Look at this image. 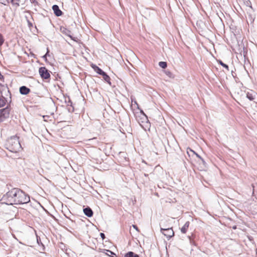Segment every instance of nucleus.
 Instances as JSON below:
<instances>
[{
    "mask_svg": "<svg viewBox=\"0 0 257 257\" xmlns=\"http://www.w3.org/2000/svg\"><path fill=\"white\" fill-rule=\"evenodd\" d=\"M253 196L257 199V184L252 185Z\"/></svg>",
    "mask_w": 257,
    "mask_h": 257,
    "instance_id": "obj_16",
    "label": "nucleus"
},
{
    "mask_svg": "<svg viewBox=\"0 0 257 257\" xmlns=\"http://www.w3.org/2000/svg\"><path fill=\"white\" fill-rule=\"evenodd\" d=\"M131 99H132V102H134V103H135V104H136L137 105H138V103H137V101H136V100H134V101L132 98H131Z\"/></svg>",
    "mask_w": 257,
    "mask_h": 257,
    "instance_id": "obj_30",
    "label": "nucleus"
},
{
    "mask_svg": "<svg viewBox=\"0 0 257 257\" xmlns=\"http://www.w3.org/2000/svg\"><path fill=\"white\" fill-rule=\"evenodd\" d=\"M6 148L10 152L17 153L22 149V147L17 136H13L8 139L6 144Z\"/></svg>",
    "mask_w": 257,
    "mask_h": 257,
    "instance_id": "obj_2",
    "label": "nucleus"
},
{
    "mask_svg": "<svg viewBox=\"0 0 257 257\" xmlns=\"http://www.w3.org/2000/svg\"><path fill=\"white\" fill-rule=\"evenodd\" d=\"M124 257H140V256L133 251H128L124 255Z\"/></svg>",
    "mask_w": 257,
    "mask_h": 257,
    "instance_id": "obj_14",
    "label": "nucleus"
},
{
    "mask_svg": "<svg viewBox=\"0 0 257 257\" xmlns=\"http://www.w3.org/2000/svg\"><path fill=\"white\" fill-rule=\"evenodd\" d=\"M21 2V0H11V2L13 5H16L17 7L20 6L19 3Z\"/></svg>",
    "mask_w": 257,
    "mask_h": 257,
    "instance_id": "obj_21",
    "label": "nucleus"
},
{
    "mask_svg": "<svg viewBox=\"0 0 257 257\" xmlns=\"http://www.w3.org/2000/svg\"><path fill=\"white\" fill-rule=\"evenodd\" d=\"M83 212L84 214L88 217H92L93 214L92 210L89 207H87L84 208Z\"/></svg>",
    "mask_w": 257,
    "mask_h": 257,
    "instance_id": "obj_7",
    "label": "nucleus"
},
{
    "mask_svg": "<svg viewBox=\"0 0 257 257\" xmlns=\"http://www.w3.org/2000/svg\"><path fill=\"white\" fill-rule=\"evenodd\" d=\"M47 53H46V54H45V55H44L42 57V58H43V59H45V60L46 61H47V56H49V50L48 48H47Z\"/></svg>",
    "mask_w": 257,
    "mask_h": 257,
    "instance_id": "obj_22",
    "label": "nucleus"
},
{
    "mask_svg": "<svg viewBox=\"0 0 257 257\" xmlns=\"http://www.w3.org/2000/svg\"><path fill=\"white\" fill-rule=\"evenodd\" d=\"M39 72L41 78L44 79H47L50 77V74L48 70L45 67H40Z\"/></svg>",
    "mask_w": 257,
    "mask_h": 257,
    "instance_id": "obj_5",
    "label": "nucleus"
},
{
    "mask_svg": "<svg viewBox=\"0 0 257 257\" xmlns=\"http://www.w3.org/2000/svg\"><path fill=\"white\" fill-rule=\"evenodd\" d=\"M232 228H233V229H235L236 228V226H233V227H232Z\"/></svg>",
    "mask_w": 257,
    "mask_h": 257,
    "instance_id": "obj_32",
    "label": "nucleus"
},
{
    "mask_svg": "<svg viewBox=\"0 0 257 257\" xmlns=\"http://www.w3.org/2000/svg\"><path fill=\"white\" fill-rule=\"evenodd\" d=\"M190 222L189 221H187L185 222L183 226L181 228V231L183 233H186L187 230L189 226Z\"/></svg>",
    "mask_w": 257,
    "mask_h": 257,
    "instance_id": "obj_11",
    "label": "nucleus"
},
{
    "mask_svg": "<svg viewBox=\"0 0 257 257\" xmlns=\"http://www.w3.org/2000/svg\"><path fill=\"white\" fill-rule=\"evenodd\" d=\"M91 66L94 70L98 74L101 75L104 73V71L96 65L92 64Z\"/></svg>",
    "mask_w": 257,
    "mask_h": 257,
    "instance_id": "obj_10",
    "label": "nucleus"
},
{
    "mask_svg": "<svg viewBox=\"0 0 257 257\" xmlns=\"http://www.w3.org/2000/svg\"><path fill=\"white\" fill-rule=\"evenodd\" d=\"M144 176H146V177H147V176H148V174H144Z\"/></svg>",
    "mask_w": 257,
    "mask_h": 257,
    "instance_id": "obj_33",
    "label": "nucleus"
},
{
    "mask_svg": "<svg viewBox=\"0 0 257 257\" xmlns=\"http://www.w3.org/2000/svg\"><path fill=\"white\" fill-rule=\"evenodd\" d=\"M1 201L7 205L21 204L28 203L30 199L29 196L22 190L13 188L3 196Z\"/></svg>",
    "mask_w": 257,
    "mask_h": 257,
    "instance_id": "obj_1",
    "label": "nucleus"
},
{
    "mask_svg": "<svg viewBox=\"0 0 257 257\" xmlns=\"http://www.w3.org/2000/svg\"><path fill=\"white\" fill-rule=\"evenodd\" d=\"M66 102L67 103V104L68 106H70L72 107V108H68L69 111H73L74 107H72V102L70 100V98H68V101H66Z\"/></svg>",
    "mask_w": 257,
    "mask_h": 257,
    "instance_id": "obj_17",
    "label": "nucleus"
},
{
    "mask_svg": "<svg viewBox=\"0 0 257 257\" xmlns=\"http://www.w3.org/2000/svg\"><path fill=\"white\" fill-rule=\"evenodd\" d=\"M4 40L3 38V36L1 34H0V46L3 45V44L4 43Z\"/></svg>",
    "mask_w": 257,
    "mask_h": 257,
    "instance_id": "obj_23",
    "label": "nucleus"
},
{
    "mask_svg": "<svg viewBox=\"0 0 257 257\" xmlns=\"http://www.w3.org/2000/svg\"><path fill=\"white\" fill-rule=\"evenodd\" d=\"M191 151L192 152L193 154H195L197 157H198L200 160L202 159L201 157L198 154L196 153L194 151L191 150Z\"/></svg>",
    "mask_w": 257,
    "mask_h": 257,
    "instance_id": "obj_26",
    "label": "nucleus"
},
{
    "mask_svg": "<svg viewBox=\"0 0 257 257\" xmlns=\"http://www.w3.org/2000/svg\"><path fill=\"white\" fill-rule=\"evenodd\" d=\"M31 3L34 5V6L38 5V3L36 0H30Z\"/></svg>",
    "mask_w": 257,
    "mask_h": 257,
    "instance_id": "obj_25",
    "label": "nucleus"
},
{
    "mask_svg": "<svg viewBox=\"0 0 257 257\" xmlns=\"http://www.w3.org/2000/svg\"><path fill=\"white\" fill-rule=\"evenodd\" d=\"M133 227H134V228H135L136 230H137V231H139V229H138V227H137V225H133Z\"/></svg>",
    "mask_w": 257,
    "mask_h": 257,
    "instance_id": "obj_29",
    "label": "nucleus"
},
{
    "mask_svg": "<svg viewBox=\"0 0 257 257\" xmlns=\"http://www.w3.org/2000/svg\"><path fill=\"white\" fill-rule=\"evenodd\" d=\"M106 251V252H105V254L106 255H107L108 256H114L113 255H116V254L112 252V251L110 250H105Z\"/></svg>",
    "mask_w": 257,
    "mask_h": 257,
    "instance_id": "obj_18",
    "label": "nucleus"
},
{
    "mask_svg": "<svg viewBox=\"0 0 257 257\" xmlns=\"http://www.w3.org/2000/svg\"><path fill=\"white\" fill-rule=\"evenodd\" d=\"M161 232L166 236L168 239H170L174 235V232L172 228H161Z\"/></svg>",
    "mask_w": 257,
    "mask_h": 257,
    "instance_id": "obj_4",
    "label": "nucleus"
},
{
    "mask_svg": "<svg viewBox=\"0 0 257 257\" xmlns=\"http://www.w3.org/2000/svg\"><path fill=\"white\" fill-rule=\"evenodd\" d=\"M218 62L222 67L229 70V67L227 65L224 63L221 60H218Z\"/></svg>",
    "mask_w": 257,
    "mask_h": 257,
    "instance_id": "obj_20",
    "label": "nucleus"
},
{
    "mask_svg": "<svg viewBox=\"0 0 257 257\" xmlns=\"http://www.w3.org/2000/svg\"><path fill=\"white\" fill-rule=\"evenodd\" d=\"M61 31H62V33L64 34H65V35L66 36H68V37H69L72 40L76 41V40L75 39V38H73L71 35V31H69V30L65 28H63V29L61 28Z\"/></svg>",
    "mask_w": 257,
    "mask_h": 257,
    "instance_id": "obj_9",
    "label": "nucleus"
},
{
    "mask_svg": "<svg viewBox=\"0 0 257 257\" xmlns=\"http://www.w3.org/2000/svg\"><path fill=\"white\" fill-rule=\"evenodd\" d=\"M101 76H102L103 79L110 85H111V83L110 82V78L105 72H104Z\"/></svg>",
    "mask_w": 257,
    "mask_h": 257,
    "instance_id": "obj_12",
    "label": "nucleus"
},
{
    "mask_svg": "<svg viewBox=\"0 0 257 257\" xmlns=\"http://www.w3.org/2000/svg\"><path fill=\"white\" fill-rule=\"evenodd\" d=\"M29 26H32V24L29 22Z\"/></svg>",
    "mask_w": 257,
    "mask_h": 257,
    "instance_id": "obj_31",
    "label": "nucleus"
},
{
    "mask_svg": "<svg viewBox=\"0 0 257 257\" xmlns=\"http://www.w3.org/2000/svg\"><path fill=\"white\" fill-rule=\"evenodd\" d=\"M19 90L20 93L23 95H27L30 92V89L25 86L20 87Z\"/></svg>",
    "mask_w": 257,
    "mask_h": 257,
    "instance_id": "obj_8",
    "label": "nucleus"
},
{
    "mask_svg": "<svg viewBox=\"0 0 257 257\" xmlns=\"http://www.w3.org/2000/svg\"><path fill=\"white\" fill-rule=\"evenodd\" d=\"M159 65L161 68L165 69L167 67V64L166 62L161 61L159 63Z\"/></svg>",
    "mask_w": 257,
    "mask_h": 257,
    "instance_id": "obj_19",
    "label": "nucleus"
},
{
    "mask_svg": "<svg viewBox=\"0 0 257 257\" xmlns=\"http://www.w3.org/2000/svg\"><path fill=\"white\" fill-rule=\"evenodd\" d=\"M7 101V99L3 96L0 97V107L4 106Z\"/></svg>",
    "mask_w": 257,
    "mask_h": 257,
    "instance_id": "obj_15",
    "label": "nucleus"
},
{
    "mask_svg": "<svg viewBox=\"0 0 257 257\" xmlns=\"http://www.w3.org/2000/svg\"><path fill=\"white\" fill-rule=\"evenodd\" d=\"M10 111V108L8 106L0 110V123L9 117Z\"/></svg>",
    "mask_w": 257,
    "mask_h": 257,
    "instance_id": "obj_3",
    "label": "nucleus"
},
{
    "mask_svg": "<svg viewBox=\"0 0 257 257\" xmlns=\"http://www.w3.org/2000/svg\"><path fill=\"white\" fill-rule=\"evenodd\" d=\"M52 10L54 12V14L56 16L59 17L62 15V12L60 10L59 7L57 5H53L52 6Z\"/></svg>",
    "mask_w": 257,
    "mask_h": 257,
    "instance_id": "obj_6",
    "label": "nucleus"
},
{
    "mask_svg": "<svg viewBox=\"0 0 257 257\" xmlns=\"http://www.w3.org/2000/svg\"><path fill=\"white\" fill-rule=\"evenodd\" d=\"M200 160L201 161V162H202V164H203V166H204V167H206V162H205V161L204 160V159H203V158H202Z\"/></svg>",
    "mask_w": 257,
    "mask_h": 257,
    "instance_id": "obj_27",
    "label": "nucleus"
},
{
    "mask_svg": "<svg viewBox=\"0 0 257 257\" xmlns=\"http://www.w3.org/2000/svg\"><path fill=\"white\" fill-rule=\"evenodd\" d=\"M255 95V92H254L252 91L250 92H248L246 93V97L250 100H253L254 98Z\"/></svg>",
    "mask_w": 257,
    "mask_h": 257,
    "instance_id": "obj_13",
    "label": "nucleus"
},
{
    "mask_svg": "<svg viewBox=\"0 0 257 257\" xmlns=\"http://www.w3.org/2000/svg\"><path fill=\"white\" fill-rule=\"evenodd\" d=\"M3 90L7 92V93L9 94L10 97L11 98V93H10V90H9V88L8 87L4 88Z\"/></svg>",
    "mask_w": 257,
    "mask_h": 257,
    "instance_id": "obj_24",
    "label": "nucleus"
},
{
    "mask_svg": "<svg viewBox=\"0 0 257 257\" xmlns=\"http://www.w3.org/2000/svg\"><path fill=\"white\" fill-rule=\"evenodd\" d=\"M100 236H101L102 239H104L105 237V234L103 233H100Z\"/></svg>",
    "mask_w": 257,
    "mask_h": 257,
    "instance_id": "obj_28",
    "label": "nucleus"
}]
</instances>
